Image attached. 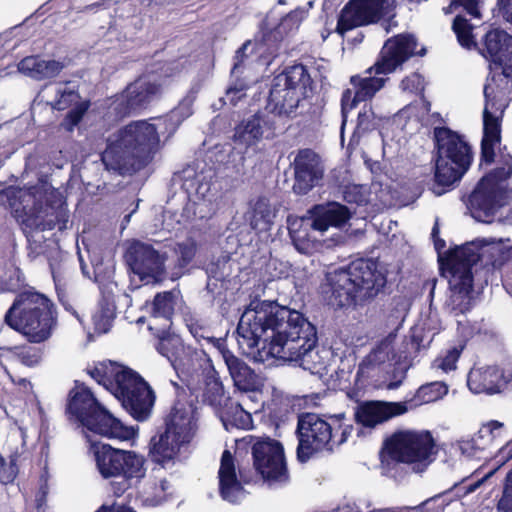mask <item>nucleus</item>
<instances>
[{
	"mask_svg": "<svg viewBox=\"0 0 512 512\" xmlns=\"http://www.w3.org/2000/svg\"><path fill=\"white\" fill-rule=\"evenodd\" d=\"M214 172L205 165H188L177 176L189 202L183 209L186 221L211 217L217 208L218 191L212 184Z\"/></svg>",
	"mask_w": 512,
	"mask_h": 512,
	"instance_id": "obj_11",
	"label": "nucleus"
},
{
	"mask_svg": "<svg viewBox=\"0 0 512 512\" xmlns=\"http://www.w3.org/2000/svg\"><path fill=\"white\" fill-rule=\"evenodd\" d=\"M298 345L299 348L293 350L295 353H293L292 357H282L280 360L294 362L304 370H308L311 374L321 375L326 369L329 353L317 345L316 330L312 332V336L306 337Z\"/></svg>",
	"mask_w": 512,
	"mask_h": 512,
	"instance_id": "obj_27",
	"label": "nucleus"
},
{
	"mask_svg": "<svg viewBox=\"0 0 512 512\" xmlns=\"http://www.w3.org/2000/svg\"><path fill=\"white\" fill-rule=\"evenodd\" d=\"M417 42L414 36L409 34H400L388 39L381 51L380 58L373 67L367 70L371 74L375 70V74H388L401 66L406 60L414 55H423L425 49L416 50Z\"/></svg>",
	"mask_w": 512,
	"mask_h": 512,
	"instance_id": "obj_20",
	"label": "nucleus"
},
{
	"mask_svg": "<svg viewBox=\"0 0 512 512\" xmlns=\"http://www.w3.org/2000/svg\"><path fill=\"white\" fill-rule=\"evenodd\" d=\"M400 87L404 92L418 93L423 90V79L419 74L413 73L401 81Z\"/></svg>",
	"mask_w": 512,
	"mask_h": 512,
	"instance_id": "obj_62",
	"label": "nucleus"
},
{
	"mask_svg": "<svg viewBox=\"0 0 512 512\" xmlns=\"http://www.w3.org/2000/svg\"><path fill=\"white\" fill-rule=\"evenodd\" d=\"M474 25L469 23L465 16L459 14L453 21V31L457 36L459 44L467 49L476 47L475 35L473 34Z\"/></svg>",
	"mask_w": 512,
	"mask_h": 512,
	"instance_id": "obj_49",
	"label": "nucleus"
},
{
	"mask_svg": "<svg viewBox=\"0 0 512 512\" xmlns=\"http://www.w3.org/2000/svg\"><path fill=\"white\" fill-rule=\"evenodd\" d=\"M333 423L325 420L315 413H305L299 416L297 423V458L300 462H307L315 453L321 451H332L333 441H336V434H333Z\"/></svg>",
	"mask_w": 512,
	"mask_h": 512,
	"instance_id": "obj_15",
	"label": "nucleus"
},
{
	"mask_svg": "<svg viewBox=\"0 0 512 512\" xmlns=\"http://www.w3.org/2000/svg\"><path fill=\"white\" fill-rule=\"evenodd\" d=\"M481 53L494 62L503 63L502 73L487 79L484 86L483 138L481 159L490 164L495 156L494 148L500 144L501 122L510 98L512 83V37L505 31L494 29L485 35Z\"/></svg>",
	"mask_w": 512,
	"mask_h": 512,
	"instance_id": "obj_3",
	"label": "nucleus"
},
{
	"mask_svg": "<svg viewBox=\"0 0 512 512\" xmlns=\"http://www.w3.org/2000/svg\"><path fill=\"white\" fill-rule=\"evenodd\" d=\"M84 427L101 436L121 440H128L134 434L132 428L124 426L103 406L88 420Z\"/></svg>",
	"mask_w": 512,
	"mask_h": 512,
	"instance_id": "obj_31",
	"label": "nucleus"
},
{
	"mask_svg": "<svg viewBox=\"0 0 512 512\" xmlns=\"http://www.w3.org/2000/svg\"><path fill=\"white\" fill-rule=\"evenodd\" d=\"M302 20L303 11L294 10L281 19L280 23L275 27L276 32L284 39L298 30Z\"/></svg>",
	"mask_w": 512,
	"mask_h": 512,
	"instance_id": "obj_52",
	"label": "nucleus"
},
{
	"mask_svg": "<svg viewBox=\"0 0 512 512\" xmlns=\"http://www.w3.org/2000/svg\"><path fill=\"white\" fill-rule=\"evenodd\" d=\"M17 457V454H12L9 463L3 459L0 461V482L2 484L7 485L15 480L18 474Z\"/></svg>",
	"mask_w": 512,
	"mask_h": 512,
	"instance_id": "obj_58",
	"label": "nucleus"
},
{
	"mask_svg": "<svg viewBox=\"0 0 512 512\" xmlns=\"http://www.w3.org/2000/svg\"><path fill=\"white\" fill-rule=\"evenodd\" d=\"M470 165L452 164L450 160L437 157L435 167V183L432 191L435 195L444 194L450 186L459 181Z\"/></svg>",
	"mask_w": 512,
	"mask_h": 512,
	"instance_id": "obj_37",
	"label": "nucleus"
},
{
	"mask_svg": "<svg viewBox=\"0 0 512 512\" xmlns=\"http://www.w3.org/2000/svg\"><path fill=\"white\" fill-rule=\"evenodd\" d=\"M386 78L372 76H352L350 83L354 91L346 89L341 99V138L343 139L344 126L347 121L348 112L355 108L358 102L372 98L385 84Z\"/></svg>",
	"mask_w": 512,
	"mask_h": 512,
	"instance_id": "obj_23",
	"label": "nucleus"
},
{
	"mask_svg": "<svg viewBox=\"0 0 512 512\" xmlns=\"http://www.w3.org/2000/svg\"><path fill=\"white\" fill-rule=\"evenodd\" d=\"M44 96L53 109L65 110L72 104L77 103L79 95L74 87L68 83H57L48 85L44 89Z\"/></svg>",
	"mask_w": 512,
	"mask_h": 512,
	"instance_id": "obj_39",
	"label": "nucleus"
},
{
	"mask_svg": "<svg viewBox=\"0 0 512 512\" xmlns=\"http://www.w3.org/2000/svg\"><path fill=\"white\" fill-rule=\"evenodd\" d=\"M434 134L439 157L450 160L452 164H471V147L460 135L445 127L436 128Z\"/></svg>",
	"mask_w": 512,
	"mask_h": 512,
	"instance_id": "obj_28",
	"label": "nucleus"
},
{
	"mask_svg": "<svg viewBox=\"0 0 512 512\" xmlns=\"http://www.w3.org/2000/svg\"><path fill=\"white\" fill-rule=\"evenodd\" d=\"M396 335L389 334L366 356V364L378 363L384 366L391 361L396 363L401 362L402 358H406L402 353H397L395 350Z\"/></svg>",
	"mask_w": 512,
	"mask_h": 512,
	"instance_id": "obj_40",
	"label": "nucleus"
},
{
	"mask_svg": "<svg viewBox=\"0 0 512 512\" xmlns=\"http://www.w3.org/2000/svg\"><path fill=\"white\" fill-rule=\"evenodd\" d=\"M255 44L251 40H247L242 46L236 51L234 56V63L231 69L233 77H237L242 72V68L245 67L250 55L253 54Z\"/></svg>",
	"mask_w": 512,
	"mask_h": 512,
	"instance_id": "obj_55",
	"label": "nucleus"
},
{
	"mask_svg": "<svg viewBox=\"0 0 512 512\" xmlns=\"http://www.w3.org/2000/svg\"><path fill=\"white\" fill-rule=\"evenodd\" d=\"M389 0H350L342 9L336 31L341 36L355 27L374 23L388 14Z\"/></svg>",
	"mask_w": 512,
	"mask_h": 512,
	"instance_id": "obj_18",
	"label": "nucleus"
},
{
	"mask_svg": "<svg viewBox=\"0 0 512 512\" xmlns=\"http://www.w3.org/2000/svg\"><path fill=\"white\" fill-rule=\"evenodd\" d=\"M101 406L91 390L84 384H76L70 391L67 411L83 426Z\"/></svg>",
	"mask_w": 512,
	"mask_h": 512,
	"instance_id": "obj_30",
	"label": "nucleus"
},
{
	"mask_svg": "<svg viewBox=\"0 0 512 512\" xmlns=\"http://www.w3.org/2000/svg\"><path fill=\"white\" fill-rule=\"evenodd\" d=\"M90 375L110 391L133 418L144 421L150 416L155 394L136 371L110 361L93 368Z\"/></svg>",
	"mask_w": 512,
	"mask_h": 512,
	"instance_id": "obj_4",
	"label": "nucleus"
},
{
	"mask_svg": "<svg viewBox=\"0 0 512 512\" xmlns=\"http://www.w3.org/2000/svg\"><path fill=\"white\" fill-rule=\"evenodd\" d=\"M489 245L483 240L466 243L450 251L445 262L449 273L450 294L446 306L455 315L463 314L471 307L473 266L483 261L489 252Z\"/></svg>",
	"mask_w": 512,
	"mask_h": 512,
	"instance_id": "obj_6",
	"label": "nucleus"
},
{
	"mask_svg": "<svg viewBox=\"0 0 512 512\" xmlns=\"http://www.w3.org/2000/svg\"><path fill=\"white\" fill-rule=\"evenodd\" d=\"M186 345L180 336L175 334H168L160 337L157 342L156 349L164 357H166L173 366Z\"/></svg>",
	"mask_w": 512,
	"mask_h": 512,
	"instance_id": "obj_45",
	"label": "nucleus"
},
{
	"mask_svg": "<svg viewBox=\"0 0 512 512\" xmlns=\"http://www.w3.org/2000/svg\"><path fill=\"white\" fill-rule=\"evenodd\" d=\"M314 330V325L300 312L259 300L249 304L237 326L239 345L256 349L254 358L260 362L292 357L298 343L312 336Z\"/></svg>",
	"mask_w": 512,
	"mask_h": 512,
	"instance_id": "obj_1",
	"label": "nucleus"
},
{
	"mask_svg": "<svg viewBox=\"0 0 512 512\" xmlns=\"http://www.w3.org/2000/svg\"><path fill=\"white\" fill-rule=\"evenodd\" d=\"M331 423H333V434H336V441H333V449L348 439L353 431L352 425H343L341 423L342 419H344V414L334 415L329 418Z\"/></svg>",
	"mask_w": 512,
	"mask_h": 512,
	"instance_id": "obj_57",
	"label": "nucleus"
},
{
	"mask_svg": "<svg viewBox=\"0 0 512 512\" xmlns=\"http://www.w3.org/2000/svg\"><path fill=\"white\" fill-rule=\"evenodd\" d=\"M295 182L293 191L296 194L308 193L322 177V168L318 155L310 149L300 150L293 161Z\"/></svg>",
	"mask_w": 512,
	"mask_h": 512,
	"instance_id": "obj_26",
	"label": "nucleus"
},
{
	"mask_svg": "<svg viewBox=\"0 0 512 512\" xmlns=\"http://www.w3.org/2000/svg\"><path fill=\"white\" fill-rule=\"evenodd\" d=\"M197 251V244L194 239L188 238L183 242L177 243L175 253L177 263L180 269L185 268L194 258Z\"/></svg>",
	"mask_w": 512,
	"mask_h": 512,
	"instance_id": "obj_53",
	"label": "nucleus"
},
{
	"mask_svg": "<svg viewBox=\"0 0 512 512\" xmlns=\"http://www.w3.org/2000/svg\"><path fill=\"white\" fill-rule=\"evenodd\" d=\"M349 218V210L338 203L316 207L314 217L288 219L289 235L295 248L300 253L308 254L314 249L316 241L311 230L324 232L329 227H341Z\"/></svg>",
	"mask_w": 512,
	"mask_h": 512,
	"instance_id": "obj_13",
	"label": "nucleus"
},
{
	"mask_svg": "<svg viewBox=\"0 0 512 512\" xmlns=\"http://www.w3.org/2000/svg\"><path fill=\"white\" fill-rule=\"evenodd\" d=\"M89 107L88 102H81L77 104L75 108L70 110L65 118V125L68 130H73V128L82 120L84 114L86 113Z\"/></svg>",
	"mask_w": 512,
	"mask_h": 512,
	"instance_id": "obj_61",
	"label": "nucleus"
},
{
	"mask_svg": "<svg viewBox=\"0 0 512 512\" xmlns=\"http://www.w3.org/2000/svg\"><path fill=\"white\" fill-rule=\"evenodd\" d=\"M512 459V439L507 442L502 448L499 449L498 453L494 457V468L490 470L481 480L476 481L470 485L467 489L468 493L474 492L483 481L490 478L500 467Z\"/></svg>",
	"mask_w": 512,
	"mask_h": 512,
	"instance_id": "obj_51",
	"label": "nucleus"
},
{
	"mask_svg": "<svg viewBox=\"0 0 512 512\" xmlns=\"http://www.w3.org/2000/svg\"><path fill=\"white\" fill-rule=\"evenodd\" d=\"M93 274L102 296L99 308L93 315V321L98 331L107 332L116 312L114 294L117 290V283L113 280L114 266L104 263L94 264Z\"/></svg>",
	"mask_w": 512,
	"mask_h": 512,
	"instance_id": "obj_19",
	"label": "nucleus"
},
{
	"mask_svg": "<svg viewBox=\"0 0 512 512\" xmlns=\"http://www.w3.org/2000/svg\"><path fill=\"white\" fill-rule=\"evenodd\" d=\"M246 85L243 83L235 84L230 86L225 94L224 103L236 105V103L245 96Z\"/></svg>",
	"mask_w": 512,
	"mask_h": 512,
	"instance_id": "obj_64",
	"label": "nucleus"
},
{
	"mask_svg": "<svg viewBox=\"0 0 512 512\" xmlns=\"http://www.w3.org/2000/svg\"><path fill=\"white\" fill-rule=\"evenodd\" d=\"M503 427V423L492 420L484 424L477 433L469 438H462L457 442L458 450L467 458H477L497 436L496 431Z\"/></svg>",
	"mask_w": 512,
	"mask_h": 512,
	"instance_id": "obj_32",
	"label": "nucleus"
},
{
	"mask_svg": "<svg viewBox=\"0 0 512 512\" xmlns=\"http://www.w3.org/2000/svg\"><path fill=\"white\" fill-rule=\"evenodd\" d=\"M480 3L481 0H451L450 5L443 10L446 14H448L454 12L459 6H461L467 15L471 16L472 18L479 19L481 17Z\"/></svg>",
	"mask_w": 512,
	"mask_h": 512,
	"instance_id": "obj_56",
	"label": "nucleus"
},
{
	"mask_svg": "<svg viewBox=\"0 0 512 512\" xmlns=\"http://www.w3.org/2000/svg\"><path fill=\"white\" fill-rule=\"evenodd\" d=\"M179 294L177 290L158 293L153 301V316L169 320L174 313Z\"/></svg>",
	"mask_w": 512,
	"mask_h": 512,
	"instance_id": "obj_46",
	"label": "nucleus"
},
{
	"mask_svg": "<svg viewBox=\"0 0 512 512\" xmlns=\"http://www.w3.org/2000/svg\"><path fill=\"white\" fill-rule=\"evenodd\" d=\"M377 127L376 117L372 108L364 105L362 110L358 113L357 125L353 137H360L367 131H371Z\"/></svg>",
	"mask_w": 512,
	"mask_h": 512,
	"instance_id": "obj_54",
	"label": "nucleus"
},
{
	"mask_svg": "<svg viewBox=\"0 0 512 512\" xmlns=\"http://www.w3.org/2000/svg\"><path fill=\"white\" fill-rule=\"evenodd\" d=\"M463 346L450 347L443 350L439 355L432 361L431 369L435 372H441L448 374L457 369V362L462 353Z\"/></svg>",
	"mask_w": 512,
	"mask_h": 512,
	"instance_id": "obj_47",
	"label": "nucleus"
},
{
	"mask_svg": "<svg viewBox=\"0 0 512 512\" xmlns=\"http://www.w3.org/2000/svg\"><path fill=\"white\" fill-rule=\"evenodd\" d=\"M50 267L59 301L62 303V305L67 311H72V314L75 315V317L79 321H81L79 315L73 309L72 305L69 303L66 294L69 282L68 270L62 265L51 264Z\"/></svg>",
	"mask_w": 512,
	"mask_h": 512,
	"instance_id": "obj_43",
	"label": "nucleus"
},
{
	"mask_svg": "<svg viewBox=\"0 0 512 512\" xmlns=\"http://www.w3.org/2000/svg\"><path fill=\"white\" fill-rule=\"evenodd\" d=\"M18 71L35 80H45L56 77L64 68V64L53 59L39 56H27L17 65Z\"/></svg>",
	"mask_w": 512,
	"mask_h": 512,
	"instance_id": "obj_34",
	"label": "nucleus"
},
{
	"mask_svg": "<svg viewBox=\"0 0 512 512\" xmlns=\"http://www.w3.org/2000/svg\"><path fill=\"white\" fill-rule=\"evenodd\" d=\"M224 425H231L239 429H249L252 427V417L250 412L244 410L241 404L236 403L226 411L223 418Z\"/></svg>",
	"mask_w": 512,
	"mask_h": 512,
	"instance_id": "obj_50",
	"label": "nucleus"
},
{
	"mask_svg": "<svg viewBox=\"0 0 512 512\" xmlns=\"http://www.w3.org/2000/svg\"><path fill=\"white\" fill-rule=\"evenodd\" d=\"M512 381V370L498 366H483L470 370L467 385L475 394L501 392Z\"/></svg>",
	"mask_w": 512,
	"mask_h": 512,
	"instance_id": "obj_24",
	"label": "nucleus"
},
{
	"mask_svg": "<svg viewBox=\"0 0 512 512\" xmlns=\"http://www.w3.org/2000/svg\"><path fill=\"white\" fill-rule=\"evenodd\" d=\"M4 321L31 343H42L49 339L56 324L51 301L32 290L24 291L16 297Z\"/></svg>",
	"mask_w": 512,
	"mask_h": 512,
	"instance_id": "obj_5",
	"label": "nucleus"
},
{
	"mask_svg": "<svg viewBox=\"0 0 512 512\" xmlns=\"http://www.w3.org/2000/svg\"><path fill=\"white\" fill-rule=\"evenodd\" d=\"M311 77L302 64L293 65L275 76L269 93L267 109L279 116H290L307 96Z\"/></svg>",
	"mask_w": 512,
	"mask_h": 512,
	"instance_id": "obj_12",
	"label": "nucleus"
},
{
	"mask_svg": "<svg viewBox=\"0 0 512 512\" xmlns=\"http://www.w3.org/2000/svg\"><path fill=\"white\" fill-rule=\"evenodd\" d=\"M18 359L26 366L33 367L41 361V351L33 347H23L19 350Z\"/></svg>",
	"mask_w": 512,
	"mask_h": 512,
	"instance_id": "obj_60",
	"label": "nucleus"
},
{
	"mask_svg": "<svg viewBox=\"0 0 512 512\" xmlns=\"http://www.w3.org/2000/svg\"><path fill=\"white\" fill-rule=\"evenodd\" d=\"M448 393V386L443 381H433L420 386L415 399L418 404L435 402Z\"/></svg>",
	"mask_w": 512,
	"mask_h": 512,
	"instance_id": "obj_48",
	"label": "nucleus"
},
{
	"mask_svg": "<svg viewBox=\"0 0 512 512\" xmlns=\"http://www.w3.org/2000/svg\"><path fill=\"white\" fill-rule=\"evenodd\" d=\"M207 365H211L207 355L203 350L195 349L189 345H186L182 355L179 356L173 368L177 373L183 374L187 379L188 386L191 390H196L194 386V376L200 378L201 373Z\"/></svg>",
	"mask_w": 512,
	"mask_h": 512,
	"instance_id": "obj_33",
	"label": "nucleus"
},
{
	"mask_svg": "<svg viewBox=\"0 0 512 512\" xmlns=\"http://www.w3.org/2000/svg\"><path fill=\"white\" fill-rule=\"evenodd\" d=\"M502 167L484 176L470 196V209L474 219L483 223L495 220L512 224V208L503 217L501 209L507 204L511 191L507 179L512 174V156L502 154Z\"/></svg>",
	"mask_w": 512,
	"mask_h": 512,
	"instance_id": "obj_7",
	"label": "nucleus"
},
{
	"mask_svg": "<svg viewBox=\"0 0 512 512\" xmlns=\"http://www.w3.org/2000/svg\"><path fill=\"white\" fill-rule=\"evenodd\" d=\"M442 496L443 494H436L416 506L388 507L385 512H429L433 510L430 508V504L439 501Z\"/></svg>",
	"mask_w": 512,
	"mask_h": 512,
	"instance_id": "obj_59",
	"label": "nucleus"
},
{
	"mask_svg": "<svg viewBox=\"0 0 512 512\" xmlns=\"http://www.w3.org/2000/svg\"><path fill=\"white\" fill-rule=\"evenodd\" d=\"M161 92V85L148 76L140 77L129 84L121 96L119 102L120 113H130L146 107L157 98Z\"/></svg>",
	"mask_w": 512,
	"mask_h": 512,
	"instance_id": "obj_22",
	"label": "nucleus"
},
{
	"mask_svg": "<svg viewBox=\"0 0 512 512\" xmlns=\"http://www.w3.org/2000/svg\"><path fill=\"white\" fill-rule=\"evenodd\" d=\"M332 296L343 307L375 297L386 284L384 274L372 260L358 259L329 277Z\"/></svg>",
	"mask_w": 512,
	"mask_h": 512,
	"instance_id": "obj_8",
	"label": "nucleus"
},
{
	"mask_svg": "<svg viewBox=\"0 0 512 512\" xmlns=\"http://www.w3.org/2000/svg\"><path fill=\"white\" fill-rule=\"evenodd\" d=\"M283 37L276 32V28L265 30L262 28L261 36L256 39V49L262 57H275L281 48Z\"/></svg>",
	"mask_w": 512,
	"mask_h": 512,
	"instance_id": "obj_44",
	"label": "nucleus"
},
{
	"mask_svg": "<svg viewBox=\"0 0 512 512\" xmlns=\"http://www.w3.org/2000/svg\"><path fill=\"white\" fill-rule=\"evenodd\" d=\"M433 449L434 440L428 431H398L385 442V450L390 458L412 465V469L418 473L433 461Z\"/></svg>",
	"mask_w": 512,
	"mask_h": 512,
	"instance_id": "obj_14",
	"label": "nucleus"
},
{
	"mask_svg": "<svg viewBox=\"0 0 512 512\" xmlns=\"http://www.w3.org/2000/svg\"><path fill=\"white\" fill-rule=\"evenodd\" d=\"M196 92L189 91L178 106L156 123L133 121L110 135L102 161L108 170L132 174L150 163L160 148V134L170 137L193 114Z\"/></svg>",
	"mask_w": 512,
	"mask_h": 512,
	"instance_id": "obj_2",
	"label": "nucleus"
},
{
	"mask_svg": "<svg viewBox=\"0 0 512 512\" xmlns=\"http://www.w3.org/2000/svg\"><path fill=\"white\" fill-rule=\"evenodd\" d=\"M252 444L253 465L269 486L286 484L289 474L282 444L269 437L254 438Z\"/></svg>",
	"mask_w": 512,
	"mask_h": 512,
	"instance_id": "obj_16",
	"label": "nucleus"
},
{
	"mask_svg": "<svg viewBox=\"0 0 512 512\" xmlns=\"http://www.w3.org/2000/svg\"><path fill=\"white\" fill-rule=\"evenodd\" d=\"M96 468L109 480L115 496L123 495L145 476L143 456L134 451L116 449L108 444H92Z\"/></svg>",
	"mask_w": 512,
	"mask_h": 512,
	"instance_id": "obj_10",
	"label": "nucleus"
},
{
	"mask_svg": "<svg viewBox=\"0 0 512 512\" xmlns=\"http://www.w3.org/2000/svg\"><path fill=\"white\" fill-rule=\"evenodd\" d=\"M275 213L266 198H259L248 212V220L253 229L266 231L273 222Z\"/></svg>",
	"mask_w": 512,
	"mask_h": 512,
	"instance_id": "obj_42",
	"label": "nucleus"
},
{
	"mask_svg": "<svg viewBox=\"0 0 512 512\" xmlns=\"http://www.w3.org/2000/svg\"><path fill=\"white\" fill-rule=\"evenodd\" d=\"M125 259L132 272L146 284L163 279L165 257L151 245L133 242L126 251Z\"/></svg>",
	"mask_w": 512,
	"mask_h": 512,
	"instance_id": "obj_17",
	"label": "nucleus"
},
{
	"mask_svg": "<svg viewBox=\"0 0 512 512\" xmlns=\"http://www.w3.org/2000/svg\"><path fill=\"white\" fill-rule=\"evenodd\" d=\"M203 381V400L211 406H218L224 395L223 385L212 365H207L201 373Z\"/></svg>",
	"mask_w": 512,
	"mask_h": 512,
	"instance_id": "obj_41",
	"label": "nucleus"
},
{
	"mask_svg": "<svg viewBox=\"0 0 512 512\" xmlns=\"http://www.w3.org/2000/svg\"><path fill=\"white\" fill-rule=\"evenodd\" d=\"M198 412L190 403L177 402L166 421V430L150 443L154 462L174 464L185 452L198 430Z\"/></svg>",
	"mask_w": 512,
	"mask_h": 512,
	"instance_id": "obj_9",
	"label": "nucleus"
},
{
	"mask_svg": "<svg viewBox=\"0 0 512 512\" xmlns=\"http://www.w3.org/2000/svg\"><path fill=\"white\" fill-rule=\"evenodd\" d=\"M408 409L406 402L366 401L357 405L354 416L357 423L374 428L393 417L405 414Z\"/></svg>",
	"mask_w": 512,
	"mask_h": 512,
	"instance_id": "obj_25",
	"label": "nucleus"
},
{
	"mask_svg": "<svg viewBox=\"0 0 512 512\" xmlns=\"http://www.w3.org/2000/svg\"><path fill=\"white\" fill-rule=\"evenodd\" d=\"M219 492L223 500L235 504L245 497V490L237 478L234 459L230 451L225 450L218 471Z\"/></svg>",
	"mask_w": 512,
	"mask_h": 512,
	"instance_id": "obj_29",
	"label": "nucleus"
},
{
	"mask_svg": "<svg viewBox=\"0 0 512 512\" xmlns=\"http://www.w3.org/2000/svg\"><path fill=\"white\" fill-rule=\"evenodd\" d=\"M68 223V214L63 208L54 210L53 208L36 214H29L23 220L22 229L31 246L34 245L35 253L42 252L41 243L44 241L42 232L58 228L62 231L66 229Z\"/></svg>",
	"mask_w": 512,
	"mask_h": 512,
	"instance_id": "obj_21",
	"label": "nucleus"
},
{
	"mask_svg": "<svg viewBox=\"0 0 512 512\" xmlns=\"http://www.w3.org/2000/svg\"><path fill=\"white\" fill-rule=\"evenodd\" d=\"M271 129V121L261 114H256L236 127L234 142L237 147H250L263 137L265 131Z\"/></svg>",
	"mask_w": 512,
	"mask_h": 512,
	"instance_id": "obj_35",
	"label": "nucleus"
},
{
	"mask_svg": "<svg viewBox=\"0 0 512 512\" xmlns=\"http://www.w3.org/2000/svg\"><path fill=\"white\" fill-rule=\"evenodd\" d=\"M186 326L196 340L209 339L207 330L199 323V320L193 316L185 318Z\"/></svg>",
	"mask_w": 512,
	"mask_h": 512,
	"instance_id": "obj_63",
	"label": "nucleus"
},
{
	"mask_svg": "<svg viewBox=\"0 0 512 512\" xmlns=\"http://www.w3.org/2000/svg\"><path fill=\"white\" fill-rule=\"evenodd\" d=\"M157 465L152 469V474L145 484L143 493L145 501L151 505H159L166 498V492L169 489V482L163 475V470L174 464H164L155 462Z\"/></svg>",
	"mask_w": 512,
	"mask_h": 512,
	"instance_id": "obj_38",
	"label": "nucleus"
},
{
	"mask_svg": "<svg viewBox=\"0 0 512 512\" xmlns=\"http://www.w3.org/2000/svg\"><path fill=\"white\" fill-rule=\"evenodd\" d=\"M222 357L227 366L234 386L242 392H252L256 387L254 371L229 350H222Z\"/></svg>",
	"mask_w": 512,
	"mask_h": 512,
	"instance_id": "obj_36",
	"label": "nucleus"
}]
</instances>
